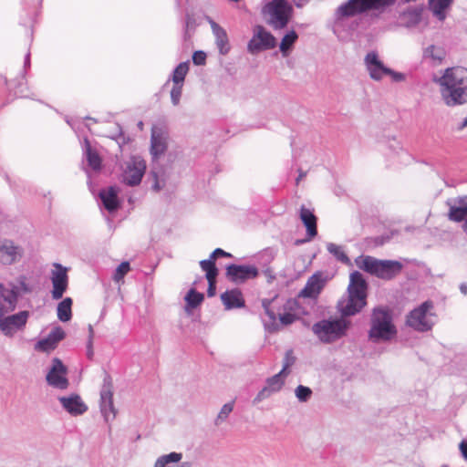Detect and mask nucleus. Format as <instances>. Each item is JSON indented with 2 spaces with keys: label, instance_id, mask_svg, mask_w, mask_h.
<instances>
[{
  "label": "nucleus",
  "instance_id": "34",
  "mask_svg": "<svg viewBox=\"0 0 467 467\" xmlns=\"http://www.w3.org/2000/svg\"><path fill=\"white\" fill-rule=\"evenodd\" d=\"M298 39V35L295 30L287 32L279 44V49L283 57H287L294 47L295 43Z\"/></svg>",
  "mask_w": 467,
  "mask_h": 467
},
{
  "label": "nucleus",
  "instance_id": "60",
  "mask_svg": "<svg viewBox=\"0 0 467 467\" xmlns=\"http://www.w3.org/2000/svg\"><path fill=\"white\" fill-rule=\"evenodd\" d=\"M459 449H460L463 458L467 459V441L466 440H463L461 441V443L459 445Z\"/></svg>",
  "mask_w": 467,
  "mask_h": 467
},
{
  "label": "nucleus",
  "instance_id": "55",
  "mask_svg": "<svg viewBox=\"0 0 467 467\" xmlns=\"http://www.w3.org/2000/svg\"><path fill=\"white\" fill-rule=\"evenodd\" d=\"M387 75L390 76L394 82H401L406 79V75L404 73L394 71L391 68L389 69V72Z\"/></svg>",
  "mask_w": 467,
  "mask_h": 467
},
{
  "label": "nucleus",
  "instance_id": "58",
  "mask_svg": "<svg viewBox=\"0 0 467 467\" xmlns=\"http://www.w3.org/2000/svg\"><path fill=\"white\" fill-rule=\"evenodd\" d=\"M389 236H377L373 238V243L376 246H380L389 242Z\"/></svg>",
  "mask_w": 467,
  "mask_h": 467
},
{
  "label": "nucleus",
  "instance_id": "47",
  "mask_svg": "<svg viewBox=\"0 0 467 467\" xmlns=\"http://www.w3.org/2000/svg\"><path fill=\"white\" fill-rule=\"evenodd\" d=\"M130 270V265L128 261L122 262L119 266L116 268L114 274H113V280L115 282H119L123 280L124 276L129 273Z\"/></svg>",
  "mask_w": 467,
  "mask_h": 467
},
{
  "label": "nucleus",
  "instance_id": "52",
  "mask_svg": "<svg viewBox=\"0 0 467 467\" xmlns=\"http://www.w3.org/2000/svg\"><path fill=\"white\" fill-rule=\"evenodd\" d=\"M271 393H273L269 388H267L266 386L264 387L256 395V397L253 400V403L254 404H257L259 402H261L262 400H264L265 399L268 398Z\"/></svg>",
  "mask_w": 467,
  "mask_h": 467
},
{
  "label": "nucleus",
  "instance_id": "40",
  "mask_svg": "<svg viewBox=\"0 0 467 467\" xmlns=\"http://www.w3.org/2000/svg\"><path fill=\"white\" fill-rule=\"evenodd\" d=\"M200 266L202 271L205 272V278H217L219 275V269L216 266L215 263H212V260H202L200 262Z\"/></svg>",
  "mask_w": 467,
  "mask_h": 467
},
{
  "label": "nucleus",
  "instance_id": "43",
  "mask_svg": "<svg viewBox=\"0 0 467 467\" xmlns=\"http://www.w3.org/2000/svg\"><path fill=\"white\" fill-rule=\"evenodd\" d=\"M296 361V358L294 355L293 349L286 350L283 360V368L281 369V373H284V377L289 375V368L292 367Z\"/></svg>",
  "mask_w": 467,
  "mask_h": 467
},
{
  "label": "nucleus",
  "instance_id": "62",
  "mask_svg": "<svg viewBox=\"0 0 467 467\" xmlns=\"http://www.w3.org/2000/svg\"><path fill=\"white\" fill-rule=\"evenodd\" d=\"M216 250H217L216 254L218 255V258H220V257L232 258L233 257L232 254L225 252L222 248H216Z\"/></svg>",
  "mask_w": 467,
  "mask_h": 467
},
{
  "label": "nucleus",
  "instance_id": "4",
  "mask_svg": "<svg viewBox=\"0 0 467 467\" xmlns=\"http://www.w3.org/2000/svg\"><path fill=\"white\" fill-rule=\"evenodd\" d=\"M396 0H348L336 10V18L340 20L355 16L371 10L384 11L393 5Z\"/></svg>",
  "mask_w": 467,
  "mask_h": 467
},
{
  "label": "nucleus",
  "instance_id": "57",
  "mask_svg": "<svg viewBox=\"0 0 467 467\" xmlns=\"http://www.w3.org/2000/svg\"><path fill=\"white\" fill-rule=\"evenodd\" d=\"M447 201H453L455 204H459L462 206H467V195L458 196L453 199H448Z\"/></svg>",
  "mask_w": 467,
  "mask_h": 467
},
{
  "label": "nucleus",
  "instance_id": "19",
  "mask_svg": "<svg viewBox=\"0 0 467 467\" xmlns=\"http://www.w3.org/2000/svg\"><path fill=\"white\" fill-rule=\"evenodd\" d=\"M119 192V189L117 186H109L101 189L99 193L100 205L109 213H113L120 208Z\"/></svg>",
  "mask_w": 467,
  "mask_h": 467
},
{
  "label": "nucleus",
  "instance_id": "5",
  "mask_svg": "<svg viewBox=\"0 0 467 467\" xmlns=\"http://www.w3.org/2000/svg\"><path fill=\"white\" fill-rule=\"evenodd\" d=\"M263 14L269 15L267 21L274 29H283L287 26L293 14V6L287 0H272L262 10Z\"/></svg>",
  "mask_w": 467,
  "mask_h": 467
},
{
  "label": "nucleus",
  "instance_id": "53",
  "mask_svg": "<svg viewBox=\"0 0 467 467\" xmlns=\"http://www.w3.org/2000/svg\"><path fill=\"white\" fill-rule=\"evenodd\" d=\"M296 319V315L291 313H285L279 316V320L282 325H291Z\"/></svg>",
  "mask_w": 467,
  "mask_h": 467
},
{
  "label": "nucleus",
  "instance_id": "41",
  "mask_svg": "<svg viewBox=\"0 0 467 467\" xmlns=\"http://www.w3.org/2000/svg\"><path fill=\"white\" fill-rule=\"evenodd\" d=\"M284 373H281V371L266 379V387L269 388V389L272 392H277L279 391L282 387L285 384L284 381Z\"/></svg>",
  "mask_w": 467,
  "mask_h": 467
},
{
  "label": "nucleus",
  "instance_id": "24",
  "mask_svg": "<svg viewBox=\"0 0 467 467\" xmlns=\"http://www.w3.org/2000/svg\"><path fill=\"white\" fill-rule=\"evenodd\" d=\"M462 72L461 67H449L445 69L443 76L434 81L443 88L457 87L462 84Z\"/></svg>",
  "mask_w": 467,
  "mask_h": 467
},
{
  "label": "nucleus",
  "instance_id": "2",
  "mask_svg": "<svg viewBox=\"0 0 467 467\" xmlns=\"http://www.w3.org/2000/svg\"><path fill=\"white\" fill-rule=\"evenodd\" d=\"M351 322L343 317L322 319L315 323L312 331L325 344H331L347 335Z\"/></svg>",
  "mask_w": 467,
  "mask_h": 467
},
{
  "label": "nucleus",
  "instance_id": "42",
  "mask_svg": "<svg viewBox=\"0 0 467 467\" xmlns=\"http://www.w3.org/2000/svg\"><path fill=\"white\" fill-rule=\"evenodd\" d=\"M423 56L424 57H431L433 60L441 62L445 57V51L442 47H437L434 45H431L424 49Z\"/></svg>",
  "mask_w": 467,
  "mask_h": 467
},
{
  "label": "nucleus",
  "instance_id": "63",
  "mask_svg": "<svg viewBox=\"0 0 467 467\" xmlns=\"http://www.w3.org/2000/svg\"><path fill=\"white\" fill-rule=\"evenodd\" d=\"M264 274L268 277V279H269L268 281L269 282H272L275 278L273 271L270 268L265 269L264 271Z\"/></svg>",
  "mask_w": 467,
  "mask_h": 467
},
{
  "label": "nucleus",
  "instance_id": "61",
  "mask_svg": "<svg viewBox=\"0 0 467 467\" xmlns=\"http://www.w3.org/2000/svg\"><path fill=\"white\" fill-rule=\"evenodd\" d=\"M260 255L262 258H265L266 263H270L274 259L272 252L269 250H265Z\"/></svg>",
  "mask_w": 467,
  "mask_h": 467
},
{
  "label": "nucleus",
  "instance_id": "21",
  "mask_svg": "<svg viewBox=\"0 0 467 467\" xmlns=\"http://www.w3.org/2000/svg\"><path fill=\"white\" fill-rule=\"evenodd\" d=\"M325 283L326 280L323 278L322 273H315L308 278L305 287L300 291L298 296L304 298L317 297V296L321 293Z\"/></svg>",
  "mask_w": 467,
  "mask_h": 467
},
{
  "label": "nucleus",
  "instance_id": "25",
  "mask_svg": "<svg viewBox=\"0 0 467 467\" xmlns=\"http://www.w3.org/2000/svg\"><path fill=\"white\" fill-rule=\"evenodd\" d=\"M213 33L215 36V43L221 55H227L231 49L229 38L225 29L212 18H208Z\"/></svg>",
  "mask_w": 467,
  "mask_h": 467
},
{
  "label": "nucleus",
  "instance_id": "45",
  "mask_svg": "<svg viewBox=\"0 0 467 467\" xmlns=\"http://www.w3.org/2000/svg\"><path fill=\"white\" fill-rule=\"evenodd\" d=\"M312 394V389L304 385H298L295 389V395L300 402H307L311 399Z\"/></svg>",
  "mask_w": 467,
  "mask_h": 467
},
{
  "label": "nucleus",
  "instance_id": "15",
  "mask_svg": "<svg viewBox=\"0 0 467 467\" xmlns=\"http://www.w3.org/2000/svg\"><path fill=\"white\" fill-rule=\"evenodd\" d=\"M24 254L22 246L16 244L11 239L0 240V263L4 265H11L18 262Z\"/></svg>",
  "mask_w": 467,
  "mask_h": 467
},
{
  "label": "nucleus",
  "instance_id": "16",
  "mask_svg": "<svg viewBox=\"0 0 467 467\" xmlns=\"http://www.w3.org/2000/svg\"><path fill=\"white\" fill-rule=\"evenodd\" d=\"M19 296L18 287L13 284L5 286L0 283V317L16 309Z\"/></svg>",
  "mask_w": 467,
  "mask_h": 467
},
{
  "label": "nucleus",
  "instance_id": "3",
  "mask_svg": "<svg viewBox=\"0 0 467 467\" xmlns=\"http://www.w3.org/2000/svg\"><path fill=\"white\" fill-rule=\"evenodd\" d=\"M359 267L379 279L390 281L400 275L404 266L397 260H380L367 255L363 258Z\"/></svg>",
  "mask_w": 467,
  "mask_h": 467
},
{
  "label": "nucleus",
  "instance_id": "18",
  "mask_svg": "<svg viewBox=\"0 0 467 467\" xmlns=\"http://www.w3.org/2000/svg\"><path fill=\"white\" fill-rule=\"evenodd\" d=\"M61 407L71 416H79L84 414L88 406L82 400L81 397L76 393L68 396H60L57 398Z\"/></svg>",
  "mask_w": 467,
  "mask_h": 467
},
{
  "label": "nucleus",
  "instance_id": "38",
  "mask_svg": "<svg viewBox=\"0 0 467 467\" xmlns=\"http://www.w3.org/2000/svg\"><path fill=\"white\" fill-rule=\"evenodd\" d=\"M422 12V7L409 8L406 12L403 13V17L407 20L408 24L415 26L420 22Z\"/></svg>",
  "mask_w": 467,
  "mask_h": 467
},
{
  "label": "nucleus",
  "instance_id": "31",
  "mask_svg": "<svg viewBox=\"0 0 467 467\" xmlns=\"http://www.w3.org/2000/svg\"><path fill=\"white\" fill-rule=\"evenodd\" d=\"M449 208L447 218L451 222L462 223L467 217V206L455 204L453 201H446Z\"/></svg>",
  "mask_w": 467,
  "mask_h": 467
},
{
  "label": "nucleus",
  "instance_id": "33",
  "mask_svg": "<svg viewBox=\"0 0 467 467\" xmlns=\"http://www.w3.org/2000/svg\"><path fill=\"white\" fill-rule=\"evenodd\" d=\"M272 302L273 300L271 299H263L262 306L269 317V321L265 323V329L269 332H275L279 329V324L276 322V316L275 311L271 308Z\"/></svg>",
  "mask_w": 467,
  "mask_h": 467
},
{
  "label": "nucleus",
  "instance_id": "48",
  "mask_svg": "<svg viewBox=\"0 0 467 467\" xmlns=\"http://www.w3.org/2000/svg\"><path fill=\"white\" fill-rule=\"evenodd\" d=\"M56 348L57 345L51 340L48 335L45 338L39 340L36 346V348L41 351H49Z\"/></svg>",
  "mask_w": 467,
  "mask_h": 467
},
{
  "label": "nucleus",
  "instance_id": "35",
  "mask_svg": "<svg viewBox=\"0 0 467 467\" xmlns=\"http://www.w3.org/2000/svg\"><path fill=\"white\" fill-rule=\"evenodd\" d=\"M184 300L186 302V308H196L204 300V295L198 292L195 288H191L186 294Z\"/></svg>",
  "mask_w": 467,
  "mask_h": 467
},
{
  "label": "nucleus",
  "instance_id": "36",
  "mask_svg": "<svg viewBox=\"0 0 467 467\" xmlns=\"http://www.w3.org/2000/svg\"><path fill=\"white\" fill-rule=\"evenodd\" d=\"M182 458V454L181 452L172 451L160 456L156 460L154 467H170L171 463H179Z\"/></svg>",
  "mask_w": 467,
  "mask_h": 467
},
{
  "label": "nucleus",
  "instance_id": "27",
  "mask_svg": "<svg viewBox=\"0 0 467 467\" xmlns=\"http://www.w3.org/2000/svg\"><path fill=\"white\" fill-rule=\"evenodd\" d=\"M300 219L306 229V236L308 240L317 235V218L314 213L302 206L300 209Z\"/></svg>",
  "mask_w": 467,
  "mask_h": 467
},
{
  "label": "nucleus",
  "instance_id": "9",
  "mask_svg": "<svg viewBox=\"0 0 467 467\" xmlns=\"http://www.w3.org/2000/svg\"><path fill=\"white\" fill-rule=\"evenodd\" d=\"M46 380L48 386L53 389L65 390L69 387L67 379V368L58 358H54L51 361V367L46 375Z\"/></svg>",
  "mask_w": 467,
  "mask_h": 467
},
{
  "label": "nucleus",
  "instance_id": "6",
  "mask_svg": "<svg viewBox=\"0 0 467 467\" xmlns=\"http://www.w3.org/2000/svg\"><path fill=\"white\" fill-rule=\"evenodd\" d=\"M433 307L430 300L411 310L406 317V325L418 332L431 330L434 323L429 318V311Z\"/></svg>",
  "mask_w": 467,
  "mask_h": 467
},
{
  "label": "nucleus",
  "instance_id": "30",
  "mask_svg": "<svg viewBox=\"0 0 467 467\" xmlns=\"http://www.w3.org/2000/svg\"><path fill=\"white\" fill-rule=\"evenodd\" d=\"M31 67V54L30 51H28L24 58V66L23 70L21 72L20 78L17 80V82L14 85L15 94L18 97H28V95L25 92L26 90V74L27 70Z\"/></svg>",
  "mask_w": 467,
  "mask_h": 467
},
{
  "label": "nucleus",
  "instance_id": "29",
  "mask_svg": "<svg viewBox=\"0 0 467 467\" xmlns=\"http://www.w3.org/2000/svg\"><path fill=\"white\" fill-rule=\"evenodd\" d=\"M453 2L454 0H429V9L438 20L444 21L447 16L446 11Z\"/></svg>",
  "mask_w": 467,
  "mask_h": 467
},
{
  "label": "nucleus",
  "instance_id": "17",
  "mask_svg": "<svg viewBox=\"0 0 467 467\" xmlns=\"http://www.w3.org/2000/svg\"><path fill=\"white\" fill-rule=\"evenodd\" d=\"M168 149V134L158 127H153L150 136V154L152 161H157Z\"/></svg>",
  "mask_w": 467,
  "mask_h": 467
},
{
  "label": "nucleus",
  "instance_id": "26",
  "mask_svg": "<svg viewBox=\"0 0 467 467\" xmlns=\"http://www.w3.org/2000/svg\"><path fill=\"white\" fill-rule=\"evenodd\" d=\"M221 300L225 309L242 308L245 306L242 291L238 288L227 290L221 295Z\"/></svg>",
  "mask_w": 467,
  "mask_h": 467
},
{
  "label": "nucleus",
  "instance_id": "37",
  "mask_svg": "<svg viewBox=\"0 0 467 467\" xmlns=\"http://www.w3.org/2000/svg\"><path fill=\"white\" fill-rule=\"evenodd\" d=\"M189 70V63L182 62L173 70L172 81L174 85L183 86L185 77Z\"/></svg>",
  "mask_w": 467,
  "mask_h": 467
},
{
  "label": "nucleus",
  "instance_id": "1",
  "mask_svg": "<svg viewBox=\"0 0 467 467\" xmlns=\"http://www.w3.org/2000/svg\"><path fill=\"white\" fill-rule=\"evenodd\" d=\"M369 325L368 337L369 341L375 344L389 342L398 334L393 323L392 312L388 306L374 307L371 311Z\"/></svg>",
  "mask_w": 467,
  "mask_h": 467
},
{
  "label": "nucleus",
  "instance_id": "12",
  "mask_svg": "<svg viewBox=\"0 0 467 467\" xmlns=\"http://www.w3.org/2000/svg\"><path fill=\"white\" fill-rule=\"evenodd\" d=\"M54 270L50 273V280L52 283L51 296L54 300H59L68 288L69 278L67 268L59 263L53 265Z\"/></svg>",
  "mask_w": 467,
  "mask_h": 467
},
{
  "label": "nucleus",
  "instance_id": "20",
  "mask_svg": "<svg viewBox=\"0 0 467 467\" xmlns=\"http://www.w3.org/2000/svg\"><path fill=\"white\" fill-rule=\"evenodd\" d=\"M365 63L368 71L369 77L376 81L382 79L384 75H387L389 67H386L376 52H369L365 57Z\"/></svg>",
  "mask_w": 467,
  "mask_h": 467
},
{
  "label": "nucleus",
  "instance_id": "32",
  "mask_svg": "<svg viewBox=\"0 0 467 467\" xmlns=\"http://www.w3.org/2000/svg\"><path fill=\"white\" fill-rule=\"evenodd\" d=\"M72 305L73 300L71 297H65L57 304V317L61 322H68L72 318Z\"/></svg>",
  "mask_w": 467,
  "mask_h": 467
},
{
  "label": "nucleus",
  "instance_id": "59",
  "mask_svg": "<svg viewBox=\"0 0 467 467\" xmlns=\"http://www.w3.org/2000/svg\"><path fill=\"white\" fill-rule=\"evenodd\" d=\"M388 143H389V148L391 149L392 150H398L401 149L400 143L399 141H397L395 138L389 139Z\"/></svg>",
  "mask_w": 467,
  "mask_h": 467
},
{
  "label": "nucleus",
  "instance_id": "46",
  "mask_svg": "<svg viewBox=\"0 0 467 467\" xmlns=\"http://www.w3.org/2000/svg\"><path fill=\"white\" fill-rule=\"evenodd\" d=\"M102 169V159L99 153L89 146V170L99 171Z\"/></svg>",
  "mask_w": 467,
  "mask_h": 467
},
{
  "label": "nucleus",
  "instance_id": "56",
  "mask_svg": "<svg viewBox=\"0 0 467 467\" xmlns=\"http://www.w3.org/2000/svg\"><path fill=\"white\" fill-rule=\"evenodd\" d=\"M207 281H208L207 296L209 297H213L216 295V278L207 279Z\"/></svg>",
  "mask_w": 467,
  "mask_h": 467
},
{
  "label": "nucleus",
  "instance_id": "11",
  "mask_svg": "<svg viewBox=\"0 0 467 467\" xmlns=\"http://www.w3.org/2000/svg\"><path fill=\"white\" fill-rule=\"evenodd\" d=\"M88 116L79 118H73L69 116H65L66 122L71 127L77 135L82 149V161H81V169L88 174V134L86 133V130L88 129Z\"/></svg>",
  "mask_w": 467,
  "mask_h": 467
},
{
  "label": "nucleus",
  "instance_id": "23",
  "mask_svg": "<svg viewBox=\"0 0 467 467\" xmlns=\"http://www.w3.org/2000/svg\"><path fill=\"white\" fill-rule=\"evenodd\" d=\"M441 96L445 104L449 107H454L467 102V94L465 93V89L459 86L442 88Z\"/></svg>",
  "mask_w": 467,
  "mask_h": 467
},
{
  "label": "nucleus",
  "instance_id": "49",
  "mask_svg": "<svg viewBox=\"0 0 467 467\" xmlns=\"http://www.w3.org/2000/svg\"><path fill=\"white\" fill-rule=\"evenodd\" d=\"M48 336L50 337L51 340L55 342L56 345H57L59 341L65 338L66 332L61 327L57 326L49 332Z\"/></svg>",
  "mask_w": 467,
  "mask_h": 467
},
{
  "label": "nucleus",
  "instance_id": "51",
  "mask_svg": "<svg viewBox=\"0 0 467 467\" xmlns=\"http://www.w3.org/2000/svg\"><path fill=\"white\" fill-rule=\"evenodd\" d=\"M206 54L203 51H195L192 54V62L196 66H202L206 62Z\"/></svg>",
  "mask_w": 467,
  "mask_h": 467
},
{
  "label": "nucleus",
  "instance_id": "22",
  "mask_svg": "<svg viewBox=\"0 0 467 467\" xmlns=\"http://www.w3.org/2000/svg\"><path fill=\"white\" fill-rule=\"evenodd\" d=\"M368 283L363 275L358 271H354L350 275V282L348 292L355 298L361 300L362 297L367 298Z\"/></svg>",
  "mask_w": 467,
  "mask_h": 467
},
{
  "label": "nucleus",
  "instance_id": "54",
  "mask_svg": "<svg viewBox=\"0 0 467 467\" xmlns=\"http://www.w3.org/2000/svg\"><path fill=\"white\" fill-rule=\"evenodd\" d=\"M149 176L152 178L153 183H152V190L154 192H159L161 189V186L159 182V172L155 170H151L149 173Z\"/></svg>",
  "mask_w": 467,
  "mask_h": 467
},
{
  "label": "nucleus",
  "instance_id": "14",
  "mask_svg": "<svg viewBox=\"0 0 467 467\" xmlns=\"http://www.w3.org/2000/svg\"><path fill=\"white\" fill-rule=\"evenodd\" d=\"M29 317L28 311H20L16 314L0 317V331L8 337L24 329Z\"/></svg>",
  "mask_w": 467,
  "mask_h": 467
},
{
  "label": "nucleus",
  "instance_id": "50",
  "mask_svg": "<svg viewBox=\"0 0 467 467\" xmlns=\"http://www.w3.org/2000/svg\"><path fill=\"white\" fill-rule=\"evenodd\" d=\"M182 86L173 84V87L171 90V103L174 106L179 105L180 99L182 97Z\"/></svg>",
  "mask_w": 467,
  "mask_h": 467
},
{
  "label": "nucleus",
  "instance_id": "8",
  "mask_svg": "<svg viewBox=\"0 0 467 467\" xmlns=\"http://www.w3.org/2000/svg\"><path fill=\"white\" fill-rule=\"evenodd\" d=\"M276 45V38L263 26L256 25L254 27L253 37L248 42L247 50L250 54L255 55L265 50L273 49Z\"/></svg>",
  "mask_w": 467,
  "mask_h": 467
},
{
  "label": "nucleus",
  "instance_id": "28",
  "mask_svg": "<svg viewBox=\"0 0 467 467\" xmlns=\"http://www.w3.org/2000/svg\"><path fill=\"white\" fill-rule=\"evenodd\" d=\"M367 305V298L362 297L361 300L355 298L352 295L348 294V301L345 305L339 304L338 308L341 313V317L354 316L359 313Z\"/></svg>",
  "mask_w": 467,
  "mask_h": 467
},
{
  "label": "nucleus",
  "instance_id": "64",
  "mask_svg": "<svg viewBox=\"0 0 467 467\" xmlns=\"http://www.w3.org/2000/svg\"><path fill=\"white\" fill-rule=\"evenodd\" d=\"M460 291L463 294V295H467V283H462L460 285Z\"/></svg>",
  "mask_w": 467,
  "mask_h": 467
},
{
  "label": "nucleus",
  "instance_id": "13",
  "mask_svg": "<svg viewBox=\"0 0 467 467\" xmlns=\"http://www.w3.org/2000/svg\"><path fill=\"white\" fill-rule=\"evenodd\" d=\"M225 270L226 278L234 284H244L259 275V270L254 265L230 264Z\"/></svg>",
  "mask_w": 467,
  "mask_h": 467
},
{
  "label": "nucleus",
  "instance_id": "39",
  "mask_svg": "<svg viewBox=\"0 0 467 467\" xmlns=\"http://www.w3.org/2000/svg\"><path fill=\"white\" fill-rule=\"evenodd\" d=\"M327 249L331 254H333L337 258V261L345 265L350 264V259L342 250L341 246H338L333 243H328L327 244Z\"/></svg>",
  "mask_w": 467,
  "mask_h": 467
},
{
  "label": "nucleus",
  "instance_id": "7",
  "mask_svg": "<svg viewBox=\"0 0 467 467\" xmlns=\"http://www.w3.org/2000/svg\"><path fill=\"white\" fill-rule=\"evenodd\" d=\"M122 182L128 186H137L140 183L146 171V161L139 155L131 156L121 165Z\"/></svg>",
  "mask_w": 467,
  "mask_h": 467
},
{
  "label": "nucleus",
  "instance_id": "44",
  "mask_svg": "<svg viewBox=\"0 0 467 467\" xmlns=\"http://www.w3.org/2000/svg\"><path fill=\"white\" fill-rule=\"evenodd\" d=\"M234 406V401L233 400L228 403H225L222 407L220 412L218 413V415L214 420V424L216 426H219L223 421L226 420L229 414L233 411Z\"/></svg>",
  "mask_w": 467,
  "mask_h": 467
},
{
  "label": "nucleus",
  "instance_id": "10",
  "mask_svg": "<svg viewBox=\"0 0 467 467\" xmlns=\"http://www.w3.org/2000/svg\"><path fill=\"white\" fill-rule=\"evenodd\" d=\"M100 412L105 421L111 419H115L117 410L113 405V384L110 375L104 371L103 385L100 389V400H99Z\"/></svg>",
  "mask_w": 467,
  "mask_h": 467
}]
</instances>
